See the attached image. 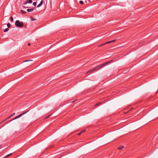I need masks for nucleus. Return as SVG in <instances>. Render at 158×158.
Instances as JSON below:
<instances>
[{"label": "nucleus", "mask_w": 158, "mask_h": 158, "mask_svg": "<svg viewBox=\"0 0 158 158\" xmlns=\"http://www.w3.org/2000/svg\"><path fill=\"white\" fill-rule=\"evenodd\" d=\"M113 61L112 60L108 61L106 62L105 63H104L100 65H99L95 67H94V70H97L99 69H100L102 68V67L105 66L106 65H107L109 64L111 62H112Z\"/></svg>", "instance_id": "f257e3e1"}, {"label": "nucleus", "mask_w": 158, "mask_h": 158, "mask_svg": "<svg viewBox=\"0 0 158 158\" xmlns=\"http://www.w3.org/2000/svg\"><path fill=\"white\" fill-rule=\"evenodd\" d=\"M15 25L17 27H23V22H20L19 20H17L15 22Z\"/></svg>", "instance_id": "f03ea898"}, {"label": "nucleus", "mask_w": 158, "mask_h": 158, "mask_svg": "<svg viewBox=\"0 0 158 158\" xmlns=\"http://www.w3.org/2000/svg\"><path fill=\"white\" fill-rule=\"evenodd\" d=\"M116 39H114V40L108 41L107 42H106L105 43V44H110V43H114V42H115L116 41Z\"/></svg>", "instance_id": "7ed1b4c3"}, {"label": "nucleus", "mask_w": 158, "mask_h": 158, "mask_svg": "<svg viewBox=\"0 0 158 158\" xmlns=\"http://www.w3.org/2000/svg\"><path fill=\"white\" fill-rule=\"evenodd\" d=\"M29 110H28L26 111H25L22 113L21 114L17 116V117H18V118H20V117H21V116H22V115H23L24 114H26L27 113Z\"/></svg>", "instance_id": "20e7f679"}, {"label": "nucleus", "mask_w": 158, "mask_h": 158, "mask_svg": "<svg viewBox=\"0 0 158 158\" xmlns=\"http://www.w3.org/2000/svg\"><path fill=\"white\" fill-rule=\"evenodd\" d=\"M94 69L93 68V69H90L89 70V71H88L87 72H86V73H91V72H94Z\"/></svg>", "instance_id": "39448f33"}, {"label": "nucleus", "mask_w": 158, "mask_h": 158, "mask_svg": "<svg viewBox=\"0 0 158 158\" xmlns=\"http://www.w3.org/2000/svg\"><path fill=\"white\" fill-rule=\"evenodd\" d=\"M34 10V9H33V8H31V9H28L27 10V11L28 12H32V11H33Z\"/></svg>", "instance_id": "423d86ee"}, {"label": "nucleus", "mask_w": 158, "mask_h": 158, "mask_svg": "<svg viewBox=\"0 0 158 158\" xmlns=\"http://www.w3.org/2000/svg\"><path fill=\"white\" fill-rule=\"evenodd\" d=\"M124 148V146H120L118 147V150H120L123 149Z\"/></svg>", "instance_id": "0eeeda50"}, {"label": "nucleus", "mask_w": 158, "mask_h": 158, "mask_svg": "<svg viewBox=\"0 0 158 158\" xmlns=\"http://www.w3.org/2000/svg\"><path fill=\"white\" fill-rule=\"evenodd\" d=\"M101 104H102L101 102H100L97 103V104H95L94 106H100V105H101Z\"/></svg>", "instance_id": "6e6552de"}, {"label": "nucleus", "mask_w": 158, "mask_h": 158, "mask_svg": "<svg viewBox=\"0 0 158 158\" xmlns=\"http://www.w3.org/2000/svg\"><path fill=\"white\" fill-rule=\"evenodd\" d=\"M20 11L23 14H25L27 13V12L25 11H24V10H20Z\"/></svg>", "instance_id": "1a4fd4ad"}, {"label": "nucleus", "mask_w": 158, "mask_h": 158, "mask_svg": "<svg viewBox=\"0 0 158 158\" xmlns=\"http://www.w3.org/2000/svg\"><path fill=\"white\" fill-rule=\"evenodd\" d=\"M28 3H31L32 2V0H27V1Z\"/></svg>", "instance_id": "9d476101"}, {"label": "nucleus", "mask_w": 158, "mask_h": 158, "mask_svg": "<svg viewBox=\"0 0 158 158\" xmlns=\"http://www.w3.org/2000/svg\"><path fill=\"white\" fill-rule=\"evenodd\" d=\"M18 118V117H17V116H16V117H15L13 119H11V120H10V121H9V122H11V121H13V120H14L16 119H17V118Z\"/></svg>", "instance_id": "9b49d317"}, {"label": "nucleus", "mask_w": 158, "mask_h": 158, "mask_svg": "<svg viewBox=\"0 0 158 158\" xmlns=\"http://www.w3.org/2000/svg\"><path fill=\"white\" fill-rule=\"evenodd\" d=\"M18 118V117H17V116H16V117H15L13 119H11V120H10V121H9V122H11V121H13V120H14L16 119H17V118Z\"/></svg>", "instance_id": "f8f14e48"}, {"label": "nucleus", "mask_w": 158, "mask_h": 158, "mask_svg": "<svg viewBox=\"0 0 158 158\" xmlns=\"http://www.w3.org/2000/svg\"><path fill=\"white\" fill-rule=\"evenodd\" d=\"M30 19L32 21L35 20L36 19L35 18H34L32 17H31L30 18Z\"/></svg>", "instance_id": "ddd939ff"}, {"label": "nucleus", "mask_w": 158, "mask_h": 158, "mask_svg": "<svg viewBox=\"0 0 158 158\" xmlns=\"http://www.w3.org/2000/svg\"><path fill=\"white\" fill-rule=\"evenodd\" d=\"M15 113H13L9 117L7 118L6 119H8V118H10V117H11L14 116V115H15Z\"/></svg>", "instance_id": "4468645a"}, {"label": "nucleus", "mask_w": 158, "mask_h": 158, "mask_svg": "<svg viewBox=\"0 0 158 158\" xmlns=\"http://www.w3.org/2000/svg\"><path fill=\"white\" fill-rule=\"evenodd\" d=\"M9 30V29L8 28H6L4 29V32H7Z\"/></svg>", "instance_id": "2eb2a0df"}, {"label": "nucleus", "mask_w": 158, "mask_h": 158, "mask_svg": "<svg viewBox=\"0 0 158 158\" xmlns=\"http://www.w3.org/2000/svg\"><path fill=\"white\" fill-rule=\"evenodd\" d=\"M105 43H104V44H100V45H98V47H101V46H103V45H105Z\"/></svg>", "instance_id": "dca6fc26"}, {"label": "nucleus", "mask_w": 158, "mask_h": 158, "mask_svg": "<svg viewBox=\"0 0 158 158\" xmlns=\"http://www.w3.org/2000/svg\"><path fill=\"white\" fill-rule=\"evenodd\" d=\"M33 5L34 6H35L36 5V2H34L33 3Z\"/></svg>", "instance_id": "f3484780"}, {"label": "nucleus", "mask_w": 158, "mask_h": 158, "mask_svg": "<svg viewBox=\"0 0 158 158\" xmlns=\"http://www.w3.org/2000/svg\"><path fill=\"white\" fill-rule=\"evenodd\" d=\"M7 27L8 28H10V24L9 23H8L7 24Z\"/></svg>", "instance_id": "a211bd4d"}, {"label": "nucleus", "mask_w": 158, "mask_h": 158, "mask_svg": "<svg viewBox=\"0 0 158 158\" xmlns=\"http://www.w3.org/2000/svg\"><path fill=\"white\" fill-rule=\"evenodd\" d=\"M12 154V153H10V154H8L6 156V157H8L9 156H10Z\"/></svg>", "instance_id": "6ab92c4d"}, {"label": "nucleus", "mask_w": 158, "mask_h": 158, "mask_svg": "<svg viewBox=\"0 0 158 158\" xmlns=\"http://www.w3.org/2000/svg\"><path fill=\"white\" fill-rule=\"evenodd\" d=\"M79 3H80L81 4H83V1H79Z\"/></svg>", "instance_id": "aec40b11"}, {"label": "nucleus", "mask_w": 158, "mask_h": 158, "mask_svg": "<svg viewBox=\"0 0 158 158\" xmlns=\"http://www.w3.org/2000/svg\"><path fill=\"white\" fill-rule=\"evenodd\" d=\"M41 5L40 3H39L37 6V7L38 8Z\"/></svg>", "instance_id": "412c9836"}, {"label": "nucleus", "mask_w": 158, "mask_h": 158, "mask_svg": "<svg viewBox=\"0 0 158 158\" xmlns=\"http://www.w3.org/2000/svg\"><path fill=\"white\" fill-rule=\"evenodd\" d=\"M28 3L27 1H26L24 2V5H26Z\"/></svg>", "instance_id": "4be33fe9"}, {"label": "nucleus", "mask_w": 158, "mask_h": 158, "mask_svg": "<svg viewBox=\"0 0 158 158\" xmlns=\"http://www.w3.org/2000/svg\"><path fill=\"white\" fill-rule=\"evenodd\" d=\"M41 5H42L43 4V1L42 0H41V1H40V3Z\"/></svg>", "instance_id": "5701e85b"}, {"label": "nucleus", "mask_w": 158, "mask_h": 158, "mask_svg": "<svg viewBox=\"0 0 158 158\" xmlns=\"http://www.w3.org/2000/svg\"><path fill=\"white\" fill-rule=\"evenodd\" d=\"M10 20L11 21H13V19L12 16L10 17Z\"/></svg>", "instance_id": "b1692460"}, {"label": "nucleus", "mask_w": 158, "mask_h": 158, "mask_svg": "<svg viewBox=\"0 0 158 158\" xmlns=\"http://www.w3.org/2000/svg\"><path fill=\"white\" fill-rule=\"evenodd\" d=\"M133 109V108H132L130 110H129V111L127 112H126V113H125V114H126V113H127L129 111H131Z\"/></svg>", "instance_id": "393cba45"}, {"label": "nucleus", "mask_w": 158, "mask_h": 158, "mask_svg": "<svg viewBox=\"0 0 158 158\" xmlns=\"http://www.w3.org/2000/svg\"><path fill=\"white\" fill-rule=\"evenodd\" d=\"M32 61V60H26L24 61L23 62H27V61Z\"/></svg>", "instance_id": "a878e982"}, {"label": "nucleus", "mask_w": 158, "mask_h": 158, "mask_svg": "<svg viewBox=\"0 0 158 158\" xmlns=\"http://www.w3.org/2000/svg\"><path fill=\"white\" fill-rule=\"evenodd\" d=\"M85 131V130H83V131H81V133H82L84 132Z\"/></svg>", "instance_id": "bb28decb"}, {"label": "nucleus", "mask_w": 158, "mask_h": 158, "mask_svg": "<svg viewBox=\"0 0 158 158\" xmlns=\"http://www.w3.org/2000/svg\"><path fill=\"white\" fill-rule=\"evenodd\" d=\"M81 132L80 133H78V134H77V135H80V134H81Z\"/></svg>", "instance_id": "cd10ccee"}, {"label": "nucleus", "mask_w": 158, "mask_h": 158, "mask_svg": "<svg viewBox=\"0 0 158 158\" xmlns=\"http://www.w3.org/2000/svg\"><path fill=\"white\" fill-rule=\"evenodd\" d=\"M23 7L24 8H27L28 7H26L25 6H23Z\"/></svg>", "instance_id": "c85d7f7f"}, {"label": "nucleus", "mask_w": 158, "mask_h": 158, "mask_svg": "<svg viewBox=\"0 0 158 158\" xmlns=\"http://www.w3.org/2000/svg\"><path fill=\"white\" fill-rule=\"evenodd\" d=\"M28 45L29 46L30 45V44L29 43L28 44Z\"/></svg>", "instance_id": "c756f323"}, {"label": "nucleus", "mask_w": 158, "mask_h": 158, "mask_svg": "<svg viewBox=\"0 0 158 158\" xmlns=\"http://www.w3.org/2000/svg\"><path fill=\"white\" fill-rule=\"evenodd\" d=\"M49 116H50V115H48L47 117H46V118H47L48 117H49Z\"/></svg>", "instance_id": "7c9ffc66"}]
</instances>
